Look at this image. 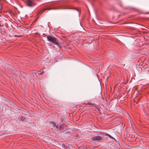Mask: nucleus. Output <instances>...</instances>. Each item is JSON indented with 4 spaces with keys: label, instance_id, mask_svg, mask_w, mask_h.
I'll return each mask as SVG.
<instances>
[{
    "label": "nucleus",
    "instance_id": "obj_7",
    "mask_svg": "<svg viewBox=\"0 0 149 149\" xmlns=\"http://www.w3.org/2000/svg\"><path fill=\"white\" fill-rule=\"evenodd\" d=\"M37 73L39 75H41L44 73V72L43 71L41 72V71H38V72Z\"/></svg>",
    "mask_w": 149,
    "mask_h": 149
},
{
    "label": "nucleus",
    "instance_id": "obj_3",
    "mask_svg": "<svg viewBox=\"0 0 149 149\" xmlns=\"http://www.w3.org/2000/svg\"><path fill=\"white\" fill-rule=\"evenodd\" d=\"M101 137L99 136H97L92 137L91 139L92 141H93L94 142H98V141H99L101 140Z\"/></svg>",
    "mask_w": 149,
    "mask_h": 149
},
{
    "label": "nucleus",
    "instance_id": "obj_10",
    "mask_svg": "<svg viewBox=\"0 0 149 149\" xmlns=\"http://www.w3.org/2000/svg\"><path fill=\"white\" fill-rule=\"evenodd\" d=\"M25 118L23 116H22L21 117L20 119L22 121H24L25 120Z\"/></svg>",
    "mask_w": 149,
    "mask_h": 149
},
{
    "label": "nucleus",
    "instance_id": "obj_11",
    "mask_svg": "<svg viewBox=\"0 0 149 149\" xmlns=\"http://www.w3.org/2000/svg\"><path fill=\"white\" fill-rule=\"evenodd\" d=\"M109 137H110L111 138L113 139V138L112 136H111L109 135Z\"/></svg>",
    "mask_w": 149,
    "mask_h": 149
},
{
    "label": "nucleus",
    "instance_id": "obj_6",
    "mask_svg": "<svg viewBox=\"0 0 149 149\" xmlns=\"http://www.w3.org/2000/svg\"><path fill=\"white\" fill-rule=\"evenodd\" d=\"M87 104L90 105L91 106V107H96L97 106V105L95 103H92L90 102H88Z\"/></svg>",
    "mask_w": 149,
    "mask_h": 149
},
{
    "label": "nucleus",
    "instance_id": "obj_5",
    "mask_svg": "<svg viewBox=\"0 0 149 149\" xmlns=\"http://www.w3.org/2000/svg\"><path fill=\"white\" fill-rule=\"evenodd\" d=\"M55 9V8H52L51 7H48V8H45L44 9H43L42 10H40L38 13L37 14H42V13L45 11L46 10H52V9Z\"/></svg>",
    "mask_w": 149,
    "mask_h": 149
},
{
    "label": "nucleus",
    "instance_id": "obj_4",
    "mask_svg": "<svg viewBox=\"0 0 149 149\" xmlns=\"http://www.w3.org/2000/svg\"><path fill=\"white\" fill-rule=\"evenodd\" d=\"M25 2L27 5L29 6H32L35 5L33 0H25Z\"/></svg>",
    "mask_w": 149,
    "mask_h": 149
},
{
    "label": "nucleus",
    "instance_id": "obj_9",
    "mask_svg": "<svg viewBox=\"0 0 149 149\" xmlns=\"http://www.w3.org/2000/svg\"><path fill=\"white\" fill-rule=\"evenodd\" d=\"M75 9L79 12V14L80 13V8H76Z\"/></svg>",
    "mask_w": 149,
    "mask_h": 149
},
{
    "label": "nucleus",
    "instance_id": "obj_12",
    "mask_svg": "<svg viewBox=\"0 0 149 149\" xmlns=\"http://www.w3.org/2000/svg\"><path fill=\"white\" fill-rule=\"evenodd\" d=\"M15 36L16 37V36H18L19 37H21V36Z\"/></svg>",
    "mask_w": 149,
    "mask_h": 149
},
{
    "label": "nucleus",
    "instance_id": "obj_1",
    "mask_svg": "<svg viewBox=\"0 0 149 149\" xmlns=\"http://www.w3.org/2000/svg\"><path fill=\"white\" fill-rule=\"evenodd\" d=\"M44 35L47 37L48 41L57 45L58 47H60V46L58 43V41L56 38L51 36Z\"/></svg>",
    "mask_w": 149,
    "mask_h": 149
},
{
    "label": "nucleus",
    "instance_id": "obj_8",
    "mask_svg": "<svg viewBox=\"0 0 149 149\" xmlns=\"http://www.w3.org/2000/svg\"><path fill=\"white\" fill-rule=\"evenodd\" d=\"M52 124L54 127H55L56 128H57L58 125H57L56 123L53 122H52Z\"/></svg>",
    "mask_w": 149,
    "mask_h": 149
},
{
    "label": "nucleus",
    "instance_id": "obj_2",
    "mask_svg": "<svg viewBox=\"0 0 149 149\" xmlns=\"http://www.w3.org/2000/svg\"><path fill=\"white\" fill-rule=\"evenodd\" d=\"M59 130L61 131V132H65V133L69 134L71 132V131L65 132L69 130H71L70 128H68L66 125L65 124H61L59 127Z\"/></svg>",
    "mask_w": 149,
    "mask_h": 149
}]
</instances>
